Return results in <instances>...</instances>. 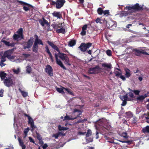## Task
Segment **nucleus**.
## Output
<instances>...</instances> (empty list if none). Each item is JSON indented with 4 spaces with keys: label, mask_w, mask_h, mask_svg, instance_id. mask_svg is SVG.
<instances>
[{
    "label": "nucleus",
    "mask_w": 149,
    "mask_h": 149,
    "mask_svg": "<svg viewBox=\"0 0 149 149\" xmlns=\"http://www.w3.org/2000/svg\"><path fill=\"white\" fill-rule=\"evenodd\" d=\"M143 116L147 119H149V113H147V114L145 113L143 115Z\"/></svg>",
    "instance_id": "obj_50"
},
{
    "label": "nucleus",
    "mask_w": 149,
    "mask_h": 149,
    "mask_svg": "<svg viewBox=\"0 0 149 149\" xmlns=\"http://www.w3.org/2000/svg\"><path fill=\"white\" fill-rule=\"evenodd\" d=\"M28 119V124L30 125L31 128V131L32 132L34 129L36 128V127L34 125V122L32 118L31 117H29Z\"/></svg>",
    "instance_id": "obj_14"
},
{
    "label": "nucleus",
    "mask_w": 149,
    "mask_h": 149,
    "mask_svg": "<svg viewBox=\"0 0 149 149\" xmlns=\"http://www.w3.org/2000/svg\"><path fill=\"white\" fill-rule=\"evenodd\" d=\"M126 95L127 96L128 98H129L130 99V100H127L129 101L131 100V99L134 97L133 94L132 93H129Z\"/></svg>",
    "instance_id": "obj_32"
},
{
    "label": "nucleus",
    "mask_w": 149,
    "mask_h": 149,
    "mask_svg": "<svg viewBox=\"0 0 149 149\" xmlns=\"http://www.w3.org/2000/svg\"><path fill=\"white\" fill-rule=\"evenodd\" d=\"M54 56L56 63L64 69L66 70V68L64 65L61 61L58 58V54H57L56 53H55Z\"/></svg>",
    "instance_id": "obj_12"
},
{
    "label": "nucleus",
    "mask_w": 149,
    "mask_h": 149,
    "mask_svg": "<svg viewBox=\"0 0 149 149\" xmlns=\"http://www.w3.org/2000/svg\"><path fill=\"white\" fill-rule=\"evenodd\" d=\"M56 89L57 91L58 92L62 93L63 94H64V92L63 91V90H64V89H63V88H64V87H62L61 88H59L57 87L56 86Z\"/></svg>",
    "instance_id": "obj_31"
},
{
    "label": "nucleus",
    "mask_w": 149,
    "mask_h": 149,
    "mask_svg": "<svg viewBox=\"0 0 149 149\" xmlns=\"http://www.w3.org/2000/svg\"><path fill=\"white\" fill-rule=\"evenodd\" d=\"M96 126L98 125L101 127H103L105 129L108 130L110 126L108 121L105 118L100 119L97 121L96 123Z\"/></svg>",
    "instance_id": "obj_3"
},
{
    "label": "nucleus",
    "mask_w": 149,
    "mask_h": 149,
    "mask_svg": "<svg viewBox=\"0 0 149 149\" xmlns=\"http://www.w3.org/2000/svg\"><path fill=\"white\" fill-rule=\"evenodd\" d=\"M23 9L25 11H27L28 10H29L30 9L28 7H26L25 6H24V5H23Z\"/></svg>",
    "instance_id": "obj_53"
},
{
    "label": "nucleus",
    "mask_w": 149,
    "mask_h": 149,
    "mask_svg": "<svg viewBox=\"0 0 149 149\" xmlns=\"http://www.w3.org/2000/svg\"><path fill=\"white\" fill-rule=\"evenodd\" d=\"M52 15L53 17H57L58 19H60L62 18V14L60 12L54 11Z\"/></svg>",
    "instance_id": "obj_16"
},
{
    "label": "nucleus",
    "mask_w": 149,
    "mask_h": 149,
    "mask_svg": "<svg viewBox=\"0 0 149 149\" xmlns=\"http://www.w3.org/2000/svg\"><path fill=\"white\" fill-rule=\"evenodd\" d=\"M47 42L50 46L52 47V48H53L56 51L58 52V57L62 61H64L65 58L66 57H67V56L66 54L64 53L61 52L58 47L56 45H54L53 42L49 41H47Z\"/></svg>",
    "instance_id": "obj_1"
},
{
    "label": "nucleus",
    "mask_w": 149,
    "mask_h": 149,
    "mask_svg": "<svg viewBox=\"0 0 149 149\" xmlns=\"http://www.w3.org/2000/svg\"><path fill=\"white\" fill-rule=\"evenodd\" d=\"M65 2V0H57L56 8L57 9H60L63 6Z\"/></svg>",
    "instance_id": "obj_15"
},
{
    "label": "nucleus",
    "mask_w": 149,
    "mask_h": 149,
    "mask_svg": "<svg viewBox=\"0 0 149 149\" xmlns=\"http://www.w3.org/2000/svg\"><path fill=\"white\" fill-rule=\"evenodd\" d=\"M132 91L134 92L136 95H139V92H140V91L138 90H134Z\"/></svg>",
    "instance_id": "obj_59"
},
{
    "label": "nucleus",
    "mask_w": 149,
    "mask_h": 149,
    "mask_svg": "<svg viewBox=\"0 0 149 149\" xmlns=\"http://www.w3.org/2000/svg\"><path fill=\"white\" fill-rule=\"evenodd\" d=\"M4 84H13L12 76L10 74L8 75L4 80Z\"/></svg>",
    "instance_id": "obj_13"
},
{
    "label": "nucleus",
    "mask_w": 149,
    "mask_h": 149,
    "mask_svg": "<svg viewBox=\"0 0 149 149\" xmlns=\"http://www.w3.org/2000/svg\"><path fill=\"white\" fill-rule=\"evenodd\" d=\"M92 45V43L90 42H88L86 43L85 42H82L78 47L80 49L81 51L84 52H86L87 49L89 48Z\"/></svg>",
    "instance_id": "obj_4"
},
{
    "label": "nucleus",
    "mask_w": 149,
    "mask_h": 149,
    "mask_svg": "<svg viewBox=\"0 0 149 149\" xmlns=\"http://www.w3.org/2000/svg\"><path fill=\"white\" fill-rule=\"evenodd\" d=\"M45 72L50 77L53 75V69L52 67L49 65H47L45 69Z\"/></svg>",
    "instance_id": "obj_10"
},
{
    "label": "nucleus",
    "mask_w": 149,
    "mask_h": 149,
    "mask_svg": "<svg viewBox=\"0 0 149 149\" xmlns=\"http://www.w3.org/2000/svg\"><path fill=\"white\" fill-rule=\"evenodd\" d=\"M31 67L30 66H28L26 67V71L28 73H31Z\"/></svg>",
    "instance_id": "obj_43"
},
{
    "label": "nucleus",
    "mask_w": 149,
    "mask_h": 149,
    "mask_svg": "<svg viewBox=\"0 0 149 149\" xmlns=\"http://www.w3.org/2000/svg\"><path fill=\"white\" fill-rule=\"evenodd\" d=\"M18 140L19 142V145L22 148V149H25L26 147V146L24 145V143L22 140L19 137L18 138Z\"/></svg>",
    "instance_id": "obj_20"
},
{
    "label": "nucleus",
    "mask_w": 149,
    "mask_h": 149,
    "mask_svg": "<svg viewBox=\"0 0 149 149\" xmlns=\"http://www.w3.org/2000/svg\"><path fill=\"white\" fill-rule=\"evenodd\" d=\"M78 112L79 113V115L77 116L76 117L74 118H72L70 116L66 115L64 117V119L63 120H73L75 119H76L78 117H81L79 116L80 115H81L82 112L80 110L77 109H74L73 112V113H75L76 112Z\"/></svg>",
    "instance_id": "obj_6"
},
{
    "label": "nucleus",
    "mask_w": 149,
    "mask_h": 149,
    "mask_svg": "<svg viewBox=\"0 0 149 149\" xmlns=\"http://www.w3.org/2000/svg\"><path fill=\"white\" fill-rule=\"evenodd\" d=\"M34 44L38 46L39 45H41L43 46L44 45L42 40L40 39L35 40Z\"/></svg>",
    "instance_id": "obj_22"
},
{
    "label": "nucleus",
    "mask_w": 149,
    "mask_h": 149,
    "mask_svg": "<svg viewBox=\"0 0 149 149\" xmlns=\"http://www.w3.org/2000/svg\"><path fill=\"white\" fill-rule=\"evenodd\" d=\"M17 1L21 5H23L27 6L28 7H30L32 8H33V6L31 5L26 3V2H25L22 1H19L18 0H17Z\"/></svg>",
    "instance_id": "obj_21"
},
{
    "label": "nucleus",
    "mask_w": 149,
    "mask_h": 149,
    "mask_svg": "<svg viewBox=\"0 0 149 149\" xmlns=\"http://www.w3.org/2000/svg\"><path fill=\"white\" fill-rule=\"evenodd\" d=\"M52 26L54 29H58L60 28L61 27L62 24L58 23V24H53L52 25Z\"/></svg>",
    "instance_id": "obj_25"
},
{
    "label": "nucleus",
    "mask_w": 149,
    "mask_h": 149,
    "mask_svg": "<svg viewBox=\"0 0 149 149\" xmlns=\"http://www.w3.org/2000/svg\"><path fill=\"white\" fill-rule=\"evenodd\" d=\"M127 13L125 11H122L120 14V17H122L124 16H126L127 15Z\"/></svg>",
    "instance_id": "obj_34"
},
{
    "label": "nucleus",
    "mask_w": 149,
    "mask_h": 149,
    "mask_svg": "<svg viewBox=\"0 0 149 149\" xmlns=\"http://www.w3.org/2000/svg\"><path fill=\"white\" fill-rule=\"evenodd\" d=\"M101 70V68L99 67L97 65L94 67L91 68H89L88 72L90 74H95L100 73Z\"/></svg>",
    "instance_id": "obj_7"
},
{
    "label": "nucleus",
    "mask_w": 149,
    "mask_h": 149,
    "mask_svg": "<svg viewBox=\"0 0 149 149\" xmlns=\"http://www.w3.org/2000/svg\"><path fill=\"white\" fill-rule=\"evenodd\" d=\"M7 76V74L4 72H1L0 73V77L2 80L4 79Z\"/></svg>",
    "instance_id": "obj_28"
},
{
    "label": "nucleus",
    "mask_w": 149,
    "mask_h": 149,
    "mask_svg": "<svg viewBox=\"0 0 149 149\" xmlns=\"http://www.w3.org/2000/svg\"><path fill=\"white\" fill-rule=\"evenodd\" d=\"M119 141L122 142L123 143H127L129 144L131 143V141H122L120 140H119Z\"/></svg>",
    "instance_id": "obj_57"
},
{
    "label": "nucleus",
    "mask_w": 149,
    "mask_h": 149,
    "mask_svg": "<svg viewBox=\"0 0 149 149\" xmlns=\"http://www.w3.org/2000/svg\"><path fill=\"white\" fill-rule=\"evenodd\" d=\"M102 19L98 17H97L95 20V22L97 23H99L100 24H102Z\"/></svg>",
    "instance_id": "obj_52"
},
{
    "label": "nucleus",
    "mask_w": 149,
    "mask_h": 149,
    "mask_svg": "<svg viewBox=\"0 0 149 149\" xmlns=\"http://www.w3.org/2000/svg\"><path fill=\"white\" fill-rule=\"evenodd\" d=\"M58 130H66L68 129L67 127H62L61 125H59L58 126Z\"/></svg>",
    "instance_id": "obj_38"
},
{
    "label": "nucleus",
    "mask_w": 149,
    "mask_h": 149,
    "mask_svg": "<svg viewBox=\"0 0 149 149\" xmlns=\"http://www.w3.org/2000/svg\"><path fill=\"white\" fill-rule=\"evenodd\" d=\"M29 130V128L27 127L24 130V133L25 134H27V133Z\"/></svg>",
    "instance_id": "obj_56"
},
{
    "label": "nucleus",
    "mask_w": 149,
    "mask_h": 149,
    "mask_svg": "<svg viewBox=\"0 0 149 149\" xmlns=\"http://www.w3.org/2000/svg\"><path fill=\"white\" fill-rule=\"evenodd\" d=\"M39 23L40 24L43 26H44L45 25V24L44 23L43 20L42 21L41 19H40L39 20Z\"/></svg>",
    "instance_id": "obj_55"
},
{
    "label": "nucleus",
    "mask_w": 149,
    "mask_h": 149,
    "mask_svg": "<svg viewBox=\"0 0 149 149\" xmlns=\"http://www.w3.org/2000/svg\"><path fill=\"white\" fill-rule=\"evenodd\" d=\"M45 51L48 54H49L50 53H51L49 50L48 47L47 45H46L45 46Z\"/></svg>",
    "instance_id": "obj_51"
},
{
    "label": "nucleus",
    "mask_w": 149,
    "mask_h": 149,
    "mask_svg": "<svg viewBox=\"0 0 149 149\" xmlns=\"http://www.w3.org/2000/svg\"><path fill=\"white\" fill-rule=\"evenodd\" d=\"M97 13L100 15H102L104 12V11L101 8H99L97 10Z\"/></svg>",
    "instance_id": "obj_37"
},
{
    "label": "nucleus",
    "mask_w": 149,
    "mask_h": 149,
    "mask_svg": "<svg viewBox=\"0 0 149 149\" xmlns=\"http://www.w3.org/2000/svg\"><path fill=\"white\" fill-rule=\"evenodd\" d=\"M102 67L104 68H107V70L108 71H110L112 68V65L111 64H107V63H103L102 64Z\"/></svg>",
    "instance_id": "obj_17"
},
{
    "label": "nucleus",
    "mask_w": 149,
    "mask_h": 149,
    "mask_svg": "<svg viewBox=\"0 0 149 149\" xmlns=\"http://www.w3.org/2000/svg\"><path fill=\"white\" fill-rule=\"evenodd\" d=\"M92 134V132L91 130H88L86 134V143L83 142V144H86L90 142L93 141V139L92 138H88V137L91 136Z\"/></svg>",
    "instance_id": "obj_11"
},
{
    "label": "nucleus",
    "mask_w": 149,
    "mask_h": 149,
    "mask_svg": "<svg viewBox=\"0 0 149 149\" xmlns=\"http://www.w3.org/2000/svg\"><path fill=\"white\" fill-rule=\"evenodd\" d=\"M86 31L85 30H82V31L80 33V34L82 36H84L86 35Z\"/></svg>",
    "instance_id": "obj_54"
},
{
    "label": "nucleus",
    "mask_w": 149,
    "mask_h": 149,
    "mask_svg": "<svg viewBox=\"0 0 149 149\" xmlns=\"http://www.w3.org/2000/svg\"><path fill=\"white\" fill-rule=\"evenodd\" d=\"M57 33H62V34H65V29L63 28H60V29H57L56 30Z\"/></svg>",
    "instance_id": "obj_26"
},
{
    "label": "nucleus",
    "mask_w": 149,
    "mask_h": 149,
    "mask_svg": "<svg viewBox=\"0 0 149 149\" xmlns=\"http://www.w3.org/2000/svg\"><path fill=\"white\" fill-rule=\"evenodd\" d=\"M14 51V49H9L7 51H5L3 54L6 56L8 59H13L15 58L14 56L12 55Z\"/></svg>",
    "instance_id": "obj_9"
},
{
    "label": "nucleus",
    "mask_w": 149,
    "mask_h": 149,
    "mask_svg": "<svg viewBox=\"0 0 149 149\" xmlns=\"http://www.w3.org/2000/svg\"><path fill=\"white\" fill-rule=\"evenodd\" d=\"M126 114L128 118H130L132 116V113L130 111L127 112Z\"/></svg>",
    "instance_id": "obj_48"
},
{
    "label": "nucleus",
    "mask_w": 149,
    "mask_h": 149,
    "mask_svg": "<svg viewBox=\"0 0 149 149\" xmlns=\"http://www.w3.org/2000/svg\"><path fill=\"white\" fill-rule=\"evenodd\" d=\"M124 70L125 71V77L127 78H129L131 76V74L130 72L131 71L129 70V69L127 68H125Z\"/></svg>",
    "instance_id": "obj_19"
},
{
    "label": "nucleus",
    "mask_w": 149,
    "mask_h": 149,
    "mask_svg": "<svg viewBox=\"0 0 149 149\" xmlns=\"http://www.w3.org/2000/svg\"><path fill=\"white\" fill-rule=\"evenodd\" d=\"M133 52L134 54L136 56H140L141 54L149 55V54L145 50H139L136 48L133 49Z\"/></svg>",
    "instance_id": "obj_8"
},
{
    "label": "nucleus",
    "mask_w": 149,
    "mask_h": 149,
    "mask_svg": "<svg viewBox=\"0 0 149 149\" xmlns=\"http://www.w3.org/2000/svg\"><path fill=\"white\" fill-rule=\"evenodd\" d=\"M121 136L125 138L126 139H127L128 137V136L127 135V133L125 132L121 134Z\"/></svg>",
    "instance_id": "obj_42"
},
{
    "label": "nucleus",
    "mask_w": 149,
    "mask_h": 149,
    "mask_svg": "<svg viewBox=\"0 0 149 149\" xmlns=\"http://www.w3.org/2000/svg\"><path fill=\"white\" fill-rule=\"evenodd\" d=\"M13 37L15 40H18V39L21 38V36L19 34H14L13 36Z\"/></svg>",
    "instance_id": "obj_35"
},
{
    "label": "nucleus",
    "mask_w": 149,
    "mask_h": 149,
    "mask_svg": "<svg viewBox=\"0 0 149 149\" xmlns=\"http://www.w3.org/2000/svg\"><path fill=\"white\" fill-rule=\"evenodd\" d=\"M32 51L33 52L37 53L38 52V46L33 44L32 48Z\"/></svg>",
    "instance_id": "obj_27"
},
{
    "label": "nucleus",
    "mask_w": 149,
    "mask_h": 149,
    "mask_svg": "<svg viewBox=\"0 0 149 149\" xmlns=\"http://www.w3.org/2000/svg\"><path fill=\"white\" fill-rule=\"evenodd\" d=\"M63 88L64 89V90L67 92L68 93L72 95H74L73 93L70 89L65 88Z\"/></svg>",
    "instance_id": "obj_39"
},
{
    "label": "nucleus",
    "mask_w": 149,
    "mask_h": 149,
    "mask_svg": "<svg viewBox=\"0 0 149 149\" xmlns=\"http://www.w3.org/2000/svg\"><path fill=\"white\" fill-rule=\"evenodd\" d=\"M114 73L115 75V76L117 77H119L120 76V75L121 74V72H119L118 71H116V70L114 72Z\"/></svg>",
    "instance_id": "obj_41"
},
{
    "label": "nucleus",
    "mask_w": 149,
    "mask_h": 149,
    "mask_svg": "<svg viewBox=\"0 0 149 149\" xmlns=\"http://www.w3.org/2000/svg\"><path fill=\"white\" fill-rule=\"evenodd\" d=\"M2 42L6 45L9 46L10 45V42H9L5 40H2Z\"/></svg>",
    "instance_id": "obj_49"
},
{
    "label": "nucleus",
    "mask_w": 149,
    "mask_h": 149,
    "mask_svg": "<svg viewBox=\"0 0 149 149\" xmlns=\"http://www.w3.org/2000/svg\"><path fill=\"white\" fill-rule=\"evenodd\" d=\"M33 38L32 37H31L26 42H24L22 43L23 49H29L31 47L33 44Z\"/></svg>",
    "instance_id": "obj_5"
},
{
    "label": "nucleus",
    "mask_w": 149,
    "mask_h": 149,
    "mask_svg": "<svg viewBox=\"0 0 149 149\" xmlns=\"http://www.w3.org/2000/svg\"><path fill=\"white\" fill-rule=\"evenodd\" d=\"M86 120V119H80L77 122V123H82L84 122V121Z\"/></svg>",
    "instance_id": "obj_58"
},
{
    "label": "nucleus",
    "mask_w": 149,
    "mask_h": 149,
    "mask_svg": "<svg viewBox=\"0 0 149 149\" xmlns=\"http://www.w3.org/2000/svg\"><path fill=\"white\" fill-rule=\"evenodd\" d=\"M29 138L30 142L35 143V141H34L32 137H29Z\"/></svg>",
    "instance_id": "obj_63"
},
{
    "label": "nucleus",
    "mask_w": 149,
    "mask_h": 149,
    "mask_svg": "<svg viewBox=\"0 0 149 149\" xmlns=\"http://www.w3.org/2000/svg\"><path fill=\"white\" fill-rule=\"evenodd\" d=\"M103 22L106 24V26L109 27H112L114 24V22L111 21L108 22H108L105 19H104Z\"/></svg>",
    "instance_id": "obj_18"
},
{
    "label": "nucleus",
    "mask_w": 149,
    "mask_h": 149,
    "mask_svg": "<svg viewBox=\"0 0 149 149\" xmlns=\"http://www.w3.org/2000/svg\"><path fill=\"white\" fill-rule=\"evenodd\" d=\"M145 98L143 95L139 96L137 97V99L138 100H143Z\"/></svg>",
    "instance_id": "obj_46"
},
{
    "label": "nucleus",
    "mask_w": 149,
    "mask_h": 149,
    "mask_svg": "<svg viewBox=\"0 0 149 149\" xmlns=\"http://www.w3.org/2000/svg\"><path fill=\"white\" fill-rule=\"evenodd\" d=\"M124 9L127 10L132 13L143 10V6H140L139 3H136L132 6H126Z\"/></svg>",
    "instance_id": "obj_2"
},
{
    "label": "nucleus",
    "mask_w": 149,
    "mask_h": 149,
    "mask_svg": "<svg viewBox=\"0 0 149 149\" xmlns=\"http://www.w3.org/2000/svg\"><path fill=\"white\" fill-rule=\"evenodd\" d=\"M103 13L104 14V15H106V16H108L109 14V10H105L104 11V12Z\"/></svg>",
    "instance_id": "obj_47"
},
{
    "label": "nucleus",
    "mask_w": 149,
    "mask_h": 149,
    "mask_svg": "<svg viewBox=\"0 0 149 149\" xmlns=\"http://www.w3.org/2000/svg\"><path fill=\"white\" fill-rule=\"evenodd\" d=\"M13 71L14 73L16 74H17L20 72V70L19 68H18L16 70L13 69Z\"/></svg>",
    "instance_id": "obj_40"
},
{
    "label": "nucleus",
    "mask_w": 149,
    "mask_h": 149,
    "mask_svg": "<svg viewBox=\"0 0 149 149\" xmlns=\"http://www.w3.org/2000/svg\"><path fill=\"white\" fill-rule=\"evenodd\" d=\"M107 54L109 56H112V52L110 50L108 49L106 52Z\"/></svg>",
    "instance_id": "obj_45"
},
{
    "label": "nucleus",
    "mask_w": 149,
    "mask_h": 149,
    "mask_svg": "<svg viewBox=\"0 0 149 149\" xmlns=\"http://www.w3.org/2000/svg\"><path fill=\"white\" fill-rule=\"evenodd\" d=\"M6 57L4 56V54L3 56L1 55V61L2 62H4L6 61Z\"/></svg>",
    "instance_id": "obj_44"
},
{
    "label": "nucleus",
    "mask_w": 149,
    "mask_h": 149,
    "mask_svg": "<svg viewBox=\"0 0 149 149\" xmlns=\"http://www.w3.org/2000/svg\"><path fill=\"white\" fill-rule=\"evenodd\" d=\"M142 131L145 133H149V126H147L143 128L142 129Z\"/></svg>",
    "instance_id": "obj_30"
},
{
    "label": "nucleus",
    "mask_w": 149,
    "mask_h": 149,
    "mask_svg": "<svg viewBox=\"0 0 149 149\" xmlns=\"http://www.w3.org/2000/svg\"><path fill=\"white\" fill-rule=\"evenodd\" d=\"M17 33L21 36V39H23L24 36L23 34V29L22 28H21L19 29L17 31Z\"/></svg>",
    "instance_id": "obj_24"
},
{
    "label": "nucleus",
    "mask_w": 149,
    "mask_h": 149,
    "mask_svg": "<svg viewBox=\"0 0 149 149\" xmlns=\"http://www.w3.org/2000/svg\"><path fill=\"white\" fill-rule=\"evenodd\" d=\"M42 19L44 22H43L45 24H46L47 25L49 24V23L48 22V21L47 20H46L44 18H43Z\"/></svg>",
    "instance_id": "obj_62"
},
{
    "label": "nucleus",
    "mask_w": 149,
    "mask_h": 149,
    "mask_svg": "<svg viewBox=\"0 0 149 149\" xmlns=\"http://www.w3.org/2000/svg\"><path fill=\"white\" fill-rule=\"evenodd\" d=\"M119 77L121 79H122L123 81H125L126 80L125 76V77L124 76L122 75L121 74L120 75V76Z\"/></svg>",
    "instance_id": "obj_60"
},
{
    "label": "nucleus",
    "mask_w": 149,
    "mask_h": 149,
    "mask_svg": "<svg viewBox=\"0 0 149 149\" xmlns=\"http://www.w3.org/2000/svg\"><path fill=\"white\" fill-rule=\"evenodd\" d=\"M120 98L122 101L130 100L129 98H128L127 96H126V95H125L120 96Z\"/></svg>",
    "instance_id": "obj_36"
},
{
    "label": "nucleus",
    "mask_w": 149,
    "mask_h": 149,
    "mask_svg": "<svg viewBox=\"0 0 149 149\" xmlns=\"http://www.w3.org/2000/svg\"><path fill=\"white\" fill-rule=\"evenodd\" d=\"M64 60L65 61L64 63L65 64L69 65H71V64L70 63V59L67 56L66 57Z\"/></svg>",
    "instance_id": "obj_33"
},
{
    "label": "nucleus",
    "mask_w": 149,
    "mask_h": 149,
    "mask_svg": "<svg viewBox=\"0 0 149 149\" xmlns=\"http://www.w3.org/2000/svg\"><path fill=\"white\" fill-rule=\"evenodd\" d=\"M4 91L3 89H1L0 90V96L1 97H2L3 96V93Z\"/></svg>",
    "instance_id": "obj_64"
},
{
    "label": "nucleus",
    "mask_w": 149,
    "mask_h": 149,
    "mask_svg": "<svg viewBox=\"0 0 149 149\" xmlns=\"http://www.w3.org/2000/svg\"><path fill=\"white\" fill-rule=\"evenodd\" d=\"M76 41L74 40H71L69 42L68 45L70 47H72L75 45Z\"/></svg>",
    "instance_id": "obj_29"
},
{
    "label": "nucleus",
    "mask_w": 149,
    "mask_h": 149,
    "mask_svg": "<svg viewBox=\"0 0 149 149\" xmlns=\"http://www.w3.org/2000/svg\"><path fill=\"white\" fill-rule=\"evenodd\" d=\"M19 90L21 93L22 95L24 97H25L28 96V93L27 92L24 91L22 88H19Z\"/></svg>",
    "instance_id": "obj_23"
},
{
    "label": "nucleus",
    "mask_w": 149,
    "mask_h": 149,
    "mask_svg": "<svg viewBox=\"0 0 149 149\" xmlns=\"http://www.w3.org/2000/svg\"><path fill=\"white\" fill-rule=\"evenodd\" d=\"M59 135L58 133L56 134H53L52 137H54L55 139H57L58 137L59 136Z\"/></svg>",
    "instance_id": "obj_61"
}]
</instances>
